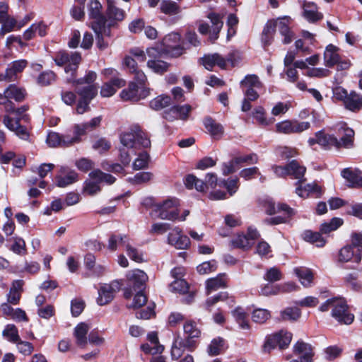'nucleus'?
<instances>
[{"instance_id":"obj_39","label":"nucleus","mask_w":362,"mask_h":362,"mask_svg":"<svg viewBox=\"0 0 362 362\" xmlns=\"http://www.w3.org/2000/svg\"><path fill=\"white\" fill-rule=\"evenodd\" d=\"M204 125L214 139H219L223 134V127L222 125L216 123L211 117L204 119Z\"/></svg>"},{"instance_id":"obj_40","label":"nucleus","mask_w":362,"mask_h":362,"mask_svg":"<svg viewBox=\"0 0 362 362\" xmlns=\"http://www.w3.org/2000/svg\"><path fill=\"white\" fill-rule=\"evenodd\" d=\"M252 116L256 122L262 127H267L274 123V119L267 117L266 110L262 106L255 107L252 112Z\"/></svg>"},{"instance_id":"obj_63","label":"nucleus","mask_w":362,"mask_h":362,"mask_svg":"<svg viewBox=\"0 0 362 362\" xmlns=\"http://www.w3.org/2000/svg\"><path fill=\"white\" fill-rule=\"evenodd\" d=\"M170 288L173 292L185 294L189 290V284L182 278H178L171 283Z\"/></svg>"},{"instance_id":"obj_64","label":"nucleus","mask_w":362,"mask_h":362,"mask_svg":"<svg viewBox=\"0 0 362 362\" xmlns=\"http://www.w3.org/2000/svg\"><path fill=\"white\" fill-rule=\"evenodd\" d=\"M243 88H256L259 89L262 87V83L256 75H247L240 82Z\"/></svg>"},{"instance_id":"obj_25","label":"nucleus","mask_w":362,"mask_h":362,"mask_svg":"<svg viewBox=\"0 0 362 362\" xmlns=\"http://www.w3.org/2000/svg\"><path fill=\"white\" fill-rule=\"evenodd\" d=\"M123 66L129 72L134 74V81L146 82L147 77L144 72L138 67L137 62L132 55L126 56L123 59Z\"/></svg>"},{"instance_id":"obj_47","label":"nucleus","mask_w":362,"mask_h":362,"mask_svg":"<svg viewBox=\"0 0 362 362\" xmlns=\"http://www.w3.org/2000/svg\"><path fill=\"white\" fill-rule=\"evenodd\" d=\"M303 236L305 241L315 245L316 247H322L326 244V240L320 233L306 230L303 233Z\"/></svg>"},{"instance_id":"obj_50","label":"nucleus","mask_w":362,"mask_h":362,"mask_svg":"<svg viewBox=\"0 0 362 362\" xmlns=\"http://www.w3.org/2000/svg\"><path fill=\"white\" fill-rule=\"evenodd\" d=\"M10 250L19 255H24L26 253V244L24 239L19 236H13L10 239Z\"/></svg>"},{"instance_id":"obj_51","label":"nucleus","mask_w":362,"mask_h":362,"mask_svg":"<svg viewBox=\"0 0 362 362\" xmlns=\"http://www.w3.org/2000/svg\"><path fill=\"white\" fill-rule=\"evenodd\" d=\"M171 103V98L167 95L162 94L152 99L149 103V106L153 110H160L168 107Z\"/></svg>"},{"instance_id":"obj_41","label":"nucleus","mask_w":362,"mask_h":362,"mask_svg":"<svg viewBox=\"0 0 362 362\" xmlns=\"http://www.w3.org/2000/svg\"><path fill=\"white\" fill-rule=\"evenodd\" d=\"M232 315L242 329L248 330L250 325L247 319V314L241 307H237L232 311Z\"/></svg>"},{"instance_id":"obj_4","label":"nucleus","mask_w":362,"mask_h":362,"mask_svg":"<svg viewBox=\"0 0 362 362\" xmlns=\"http://www.w3.org/2000/svg\"><path fill=\"white\" fill-rule=\"evenodd\" d=\"M54 62L57 66H64V71L68 75L66 81L70 83L76 77V72L81 62V56L78 52L66 53L60 52L54 58Z\"/></svg>"},{"instance_id":"obj_29","label":"nucleus","mask_w":362,"mask_h":362,"mask_svg":"<svg viewBox=\"0 0 362 362\" xmlns=\"http://www.w3.org/2000/svg\"><path fill=\"white\" fill-rule=\"evenodd\" d=\"M28 65L25 59L16 60L11 62L6 69V77L8 81H14L18 78V74L22 73Z\"/></svg>"},{"instance_id":"obj_2","label":"nucleus","mask_w":362,"mask_h":362,"mask_svg":"<svg viewBox=\"0 0 362 362\" xmlns=\"http://www.w3.org/2000/svg\"><path fill=\"white\" fill-rule=\"evenodd\" d=\"M6 111L8 113L4 117L3 122L4 125L11 131L13 132L19 138L28 139L29 134L27 129L19 124L20 120L27 119L25 112L27 108L25 106L14 108L12 105L8 103L5 106Z\"/></svg>"},{"instance_id":"obj_37","label":"nucleus","mask_w":362,"mask_h":362,"mask_svg":"<svg viewBox=\"0 0 362 362\" xmlns=\"http://www.w3.org/2000/svg\"><path fill=\"white\" fill-rule=\"evenodd\" d=\"M324 63L326 66L332 67L339 60V48L332 44L328 45L324 52Z\"/></svg>"},{"instance_id":"obj_27","label":"nucleus","mask_w":362,"mask_h":362,"mask_svg":"<svg viewBox=\"0 0 362 362\" xmlns=\"http://www.w3.org/2000/svg\"><path fill=\"white\" fill-rule=\"evenodd\" d=\"M296 193L301 198H308L310 196L320 197L322 194V187L315 182H312L305 185L300 184L296 188Z\"/></svg>"},{"instance_id":"obj_33","label":"nucleus","mask_w":362,"mask_h":362,"mask_svg":"<svg viewBox=\"0 0 362 362\" xmlns=\"http://www.w3.org/2000/svg\"><path fill=\"white\" fill-rule=\"evenodd\" d=\"M126 276L129 283L133 285L134 290H136V287L141 288L148 281L147 274L140 269L129 271Z\"/></svg>"},{"instance_id":"obj_46","label":"nucleus","mask_w":362,"mask_h":362,"mask_svg":"<svg viewBox=\"0 0 362 362\" xmlns=\"http://www.w3.org/2000/svg\"><path fill=\"white\" fill-rule=\"evenodd\" d=\"M354 257V249L351 245H347L342 247L337 252V262L344 264L350 262Z\"/></svg>"},{"instance_id":"obj_20","label":"nucleus","mask_w":362,"mask_h":362,"mask_svg":"<svg viewBox=\"0 0 362 362\" xmlns=\"http://www.w3.org/2000/svg\"><path fill=\"white\" fill-rule=\"evenodd\" d=\"M119 289L117 281H112L110 284H102L98 289L97 303L99 305H105L110 303L114 298L115 294Z\"/></svg>"},{"instance_id":"obj_6","label":"nucleus","mask_w":362,"mask_h":362,"mask_svg":"<svg viewBox=\"0 0 362 362\" xmlns=\"http://www.w3.org/2000/svg\"><path fill=\"white\" fill-rule=\"evenodd\" d=\"M102 4L98 0H90L88 12L90 21V27L95 33L110 34V29L106 27L105 18L102 13Z\"/></svg>"},{"instance_id":"obj_59","label":"nucleus","mask_w":362,"mask_h":362,"mask_svg":"<svg viewBox=\"0 0 362 362\" xmlns=\"http://www.w3.org/2000/svg\"><path fill=\"white\" fill-rule=\"evenodd\" d=\"M252 320L257 324H264L271 317L269 310L264 308L254 309L251 314Z\"/></svg>"},{"instance_id":"obj_44","label":"nucleus","mask_w":362,"mask_h":362,"mask_svg":"<svg viewBox=\"0 0 362 362\" xmlns=\"http://www.w3.org/2000/svg\"><path fill=\"white\" fill-rule=\"evenodd\" d=\"M129 237L126 235L112 234L110 236L107 248L112 252H115L119 246L125 247V241L129 240Z\"/></svg>"},{"instance_id":"obj_19","label":"nucleus","mask_w":362,"mask_h":362,"mask_svg":"<svg viewBox=\"0 0 362 362\" xmlns=\"http://www.w3.org/2000/svg\"><path fill=\"white\" fill-rule=\"evenodd\" d=\"M336 131L339 137V139L337 138V148H351L354 145V130L348 127L346 124L341 123L336 126Z\"/></svg>"},{"instance_id":"obj_36","label":"nucleus","mask_w":362,"mask_h":362,"mask_svg":"<svg viewBox=\"0 0 362 362\" xmlns=\"http://www.w3.org/2000/svg\"><path fill=\"white\" fill-rule=\"evenodd\" d=\"M227 279L226 274H219L214 278L209 279L206 281V294H210L219 288L226 286Z\"/></svg>"},{"instance_id":"obj_15","label":"nucleus","mask_w":362,"mask_h":362,"mask_svg":"<svg viewBox=\"0 0 362 362\" xmlns=\"http://www.w3.org/2000/svg\"><path fill=\"white\" fill-rule=\"evenodd\" d=\"M181 37L177 33L167 35L163 40V52L173 57H177L184 53V48L180 45Z\"/></svg>"},{"instance_id":"obj_7","label":"nucleus","mask_w":362,"mask_h":362,"mask_svg":"<svg viewBox=\"0 0 362 362\" xmlns=\"http://www.w3.org/2000/svg\"><path fill=\"white\" fill-rule=\"evenodd\" d=\"M292 337V333L285 329L272 333L266 337L263 346L264 351L270 352L276 348L285 349L289 346Z\"/></svg>"},{"instance_id":"obj_18","label":"nucleus","mask_w":362,"mask_h":362,"mask_svg":"<svg viewBox=\"0 0 362 362\" xmlns=\"http://www.w3.org/2000/svg\"><path fill=\"white\" fill-rule=\"evenodd\" d=\"M107 9H106V27L110 29L122 21L126 16L125 11L116 6L115 0H106Z\"/></svg>"},{"instance_id":"obj_53","label":"nucleus","mask_w":362,"mask_h":362,"mask_svg":"<svg viewBox=\"0 0 362 362\" xmlns=\"http://www.w3.org/2000/svg\"><path fill=\"white\" fill-rule=\"evenodd\" d=\"M96 78L97 74L93 71H88L83 77L80 78H76V77L70 82V83H72L75 87H78L83 84L87 85L86 86H96L98 87V86L94 83Z\"/></svg>"},{"instance_id":"obj_45","label":"nucleus","mask_w":362,"mask_h":362,"mask_svg":"<svg viewBox=\"0 0 362 362\" xmlns=\"http://www.w3.org/2000/svg\"><path fill=\"white\" fill-rule=\"evenodd\" d=\"M89 131L86 126L85 123L81 124H76L74 127L73 136L67 135V140L65 141L66 144L72 145L78 143L81 141V136L85 135Z\"/></svg>"},{"instance_id":"obj_5","label":"nucleus","mask_w":362,"mask_h":362,"mask_svg":"<svg viewBox=\"0 0 362 362\" xmlns=\"http://www.w3.org/2000/svg\"><path fill=\"white\" fill-rule=\"evenodd\" d=\"M120 141L122 146L127 149L138 147L148 148L151 146V141L147 134L137 126L123 133L120 136Z\"/></svg>"},{"instance_id":"obj_48","label":"nucleus","mask_w":362,"mask_h":362,"mask_svg":"<svg viewBox=\"0 0 362 362\" xmlns=\"http://www.w3.org/2000/svg\"><path fill=\"white\" fill-rule=\"evenodd\" d=\"M100 182H98L96 179L88 178L84 182L83 187V193L88 196H94L101 191L100 186Z\"/></svg>"},{"instance_id":"obj_13","label":"nucleus","mask_w":362,"mask_h":362,"mask_svg":"<svg viewBox=\"0 0 362 362\" xmlns=\"http://www.w3.org/2000/svg\"><path fill=\"white\" fill-rule=\"evenodd\" d=\"M80 100L76 106V112L83 114L90 110V102L97 95L98 87L96 86H84L77 90Z\"/></svg>"},{"instance_id":"obj_62","label":"nucleus","mask_w":362,"mask_h":362,"mask_svg":"<svg viewBox=\"0 0 362 362\" xmlns=\"http://www.w3.org/2000/svg\"><path fill=\"white\" fill-rule=\"evenodd\" d=\"M320 62V55L313 54L310 57L306 58L305 60H298L294 62L296 68H298L301 70L307 71V69H310L308 66H315Z\"/></svg>"},{"instance_id":"obj_9","label":"nucleus","mask_w":362,"mask_h":362,"mask_svg":"<svg viewBox=\"0 0 362 362\" xmlns=\"http://www.w3.org/2000/svg\"><path fill=\"white\" fill-rule=\"evenodd\" d=\"M135 81L130 82L128 87L121 91L119 96L122 100L139 101L149 95L150 89L145 86L146 82Z\"/></svg>"},{"instance_id":"obj_10","label":"nucleus","mask_w":362,"mask_h":362,"mask_svg":"<svg viewBox=\"0 0 362 362\" xmlns=\"http://www.w3.org/2000/svg\"><path fill=\"white\" fill-rule=\"evenodd\" d=\"M148 59L146 66L152 72L157 74H163L167 72L170 67V64L161 59V52L158 49L151 47L146 49Z\"/></svg>"},{"instance_id":"obj_38","label":"nucleus","mask_w":362,"mask_h":362,"mask_svg":"<svg viewBox=\"0 0 362 362\" xmlns=\"http://www.w3.org/2000/svg\"><path fill=\"white\" fill-rule=\"evenodd\" d=\"M303 16L309 22L313 23L322 18V14L317 11L316 4L313 2L304 3Z\"/></svg>"},{"instance_id":"obj_30","label":"nucleus","mask_w":362,"mask_h":362,"mask_svg":"<svg viewBox=\"0 0 362 362\" xmlns=\"http://www.w3.org/2000/svg\"><path fill=\"white\" fill-rule=\"evenodd\" d=\"M258 236V233L256 229L252 228H249L247 230V234H239L235 237L232 243L234 246L238 247L245 248L250 247L252 241L256 239Z\"/></svg>"},{"instance_id":"obj_55","label":"nucleus","mask_w":362,"mask_h":362,"mask_svg":"<svg viewBox=\"0 0 362 362\" xmlns=\"http://www.w3.org/2000/svg\"><path fill=\"white\" fill-rule=\"evenodd\" d=\"M301 315L300 310L297 307H288L282 310L280 317L284 321H296Z\"/></svg>"},{"instance_id":"obj_11","label":"nucleus","mask_w":362,"mask_h":362,"mask_svg":"<svg viewBox=\"0 0 362 362\" xmlns=\"http://www.w3.org/2000/svg\"><path fill=\"white\" fill-rule=\"evenodd\" d=\"M206 183L193 175H188L185 179V184L188 189L195 188L197 191L206 192L209 187L215 188L218 185L217 176L214 173H207Z\"/></svg>"},{"instance_id":"obj_16","label":"nucleus","mask_w":362,"mask_h":362,"mask_svg":"<svg viewBox=\"0 0 362 362\" xmlns=\"http://www.w3.org/2000/svg\"><path fill=\"white\" fill-rule=\"evenodd\" d=\"M274 173L278 177L291 175L295 179H300L305 173V168L299 165L296 160H292L286 166L274 165L272 167Z\"/></svg>"},{"instance_id":"obj_17","label":"nucleus","mask_w":362,"mask_h":362,"mask_svg":"<svg viewBox=\"0 0 362 362\" xmlns=\"http://www.w3.org/2000/svg\"><path fill=\"white\" fill-rule=\"evenodd\" d=\"M167 243L177 250H185L190 246L189 238L183 233L182 230L175 226L168 234Z\"/></svg>"},{"instance_id":"obj_26","label":"nucleus","mask_w":362,"mask_h":362,"mask_svg":"<svg viewBox=\"0 0 362 362\" xmlns=\"http://www.w3.org/2000/svg\"><path fill=\"white\" fill-rule=\"evenodd\" d=\"M48 30V25L42 21L33 23L23 33V39L26 41L33 40L37 35L45 37Z\"/></svg>"},{"instance_id":"obj_61","label":"nucleus","mask_w":362,"mask_h":362,"mask_svg":"<svg viewBox=\"0 0 362 362\" xmlns=\"http://www.w3.org/2000/svg\"><path fill=\"white\" fill-rule=\"evenodd\" d=\"M2 335L6 340L13 344L18 341L20 339L18 329L13 324H8L4 327Z\"/></svg>"},{"instance_id":"obj_8","label":"nucleus","mask_w":362,"mask_h":362,"mask_svg":"<svg viewBox=\"0 0 362 362\" xmlns=\"http://www.w3.org/2000/svg\"><path fill=\"white\" fill-rule=\"evenodd\" d=\"M211 25L204 22H200L198 26V31L202 35H208L209 40L214 42L218 38V34L223 27V16L214 12H210L207 15Z\"/></svg>"},{"instance_id":"obj_49","label":"nucleus","mask_w":362,"mask_h":362,"mask_svg":"<svg viewBox=\"0 0 362 362\" xmlns=\"http://www.w3.org/2000/svg\"><path fill=\"white\" fill-rule=\"evenodd\" d=\"M67 135L61 136L56 132H49L47 134L46 142L49 147L68 146L70 144H66Z\"/></svg>"},{"instance_id":"obj_28","label":"nucleus","mask_w":362,"mask_h":362,"mask_svg":"<svg viewBox=\"0 0 362 362\" xmlns=\"http://www.w3.org/2000/svg\"><path fill=\"white\" fill-rule=\"evenodd\" d=\"M125 83L123 78H114L102 85L100 94L103 98L111 97L117 92V89L124 86Z\"/></svg>"},{"instance_id":"obj_31","label":"nucleus","mask_w":362,"mask_h":362,"mask_svg":"<svg viewBox=\"0 0 362 362\" xmlns=\"http://www.w3.org/2000/svg\"><path fill=\"white\" fill-rule=\"evenodd\" d=\"M90 329L89 324L86 322L78 323L74 329V337L76 343L81 347H85L88 344V332Z\"/></svg>"},{"instance_id":"obj_57","label":"nucleus","mask_w":362,"mask_h":362,"mask_svg":"<svg viewBox=\"0 0 362 362\" xmlns=\"http://www.w3.org/2000/svg\"><path fill=\"white\" fill-rule=\"evenodd\" d=\"M127 255L130 257L131 259L135 261L136 262H144L143 254L137 248L134 247L132 240L129 238L128 240L125 241V247H124Z\"/></svg>"},{"instance_id":"obj_35","label":"nucleus","mask_w":362,"mask_h":362,"mask_svg":"<svg viewBox=\"0 0 362 362\" xmlns=\"http://www.w3.org/2000/svg\"><path fill=\"white\" fill-rule=\"evenodd\" d=\"M341 174L347 180L349 186L353 187H362V170L358 169L353 170L346 168L341 171Z\"/></svg>"},{"instance_id":"obj_60","label":"nucleus","mask_w":362,"mask_h":362,"mask_svg":"<svg viewBox=\"0 0 362 362\" xmlns=\"http://www.w3.org/2000/svg\"><path fill=\"white\" fill-rule=\"evenodd\" d=\"M89 177L96 179L100 183L104 182L107 185L113 184L116 178L110 174L102 172L100 170H95L89 173Z\"/></svg>"},{"instance_id":"obj_43","label":"nucleus","mask_w":362,"mask_h":362,"mask_svg":"<svg viewBox=\"0 0 362 362\" xmlns=\"http://www.w3.org/2000/svg\"><path fill=\"white\" fill-rule=\"evenodd\" d=\"M344 286L355 292H362V282L355 273H349L344 277Z\"/></svg>"},{"instance_id":"obj_54","label":"nucleus","mask_w":362,"mask_h":362,"mask_svg":"<svg viewBox=\"0 0 362 362\" xmlns=\"http://www.w3.org/2000/svg\"><path fill=\"white\" fill-rule=\"evenodd\" d=\"M160 11L165 14L175 16L181 12V8L177 3L172 0H164L160 4Z\"/></svg>"},{"instance_id":"obj_3","label":"nucleus","mask_w":362,"mask_h":362,"mask_svg":"<svg viewBox=\"0 0 362 362\" xmlns=\"http://www.w3.org/2000/svg\"><path fill=\"white\" fill-rule=\"evenodd\" d=\"M290 18L284 17L279 18L276 21H269L265 25L262 33V42L264 46L269 45L271 43L273 34L276 28H278L282 36L284 37L283 42L288 44L292 41L293 33L288 28Z\"/></svg>"},{"instance_id":"obj_24","label":"nucleus","mask_w":362,"mask_h":362,"mask_svg":"<svg viewBox=\"0 0 362 362\" xmlns=\"http://www.w3.org/2000/svg\"><path fill=\"white\" fill-rule=\"evenodd\" d=\"M308 143L310 146H314L315 144H318L320 146L325 148H330L332 147L337 148V137L334 135L327 134L320 131L315 134V136L314 138L309 139Z\"/></svg>"},{"instance_id":"obj_1","label":"nucleus","mask_w":362,"mask_h":362,"mask_svg":"<svg viewBox=\"0 0 362 362\" xmlns=\"http://www.w3.org/2000/svg\"><path fill=\"white\" fill-rule=\"evenodd\" d=\"M142 203L146 206H152L153 211L162 220L182 222L190 214L189 209H183L180 213V202L176 197H168L157 203H153L151 197H147Z\"/></svg>"},{"instance_id":"obj_52","label":"nucleus","mask_w":362,"mask_h":362,"mask_svg":"<svg viewBox=\"0 0 362 362\" xmlns=\"http://www.w3.org/2000/svg\"><path fill=\"white\" fill-rule=\"evenodd\" d=\"M0 23H1L0 28V37H3L6 33L18 30L17 20L13 16H7L3 22H0Z\"/></svg>"},{"instance_id":"obj_14","label":"nucleus","mask_w":362,"mask_h":362,"mask_svg":"<svg viewBox=\"0 0 362 362\" xmlns=\"http://www.w3.org/2000/svg\"><path fill=\"white\" fill-rule=\"evenodd\" d=\"M310 127L308 122H299L298 120H284L275 125V131L280 134H291L301 133Z\"/></svg>"},{"instance_id":"obj_21","label":"nucleus","mask_w":362,"mask_h":362,"mask_svg":"<svg viewBox=\"0 0 362 362\" xmlns=\"http://www.w3.org/2000/svg\"><path fill=\"white\" fill-rule=\"evenodd\" d=\"M25 95L26 91L24 88L11 84L4 91L3 95L0 94V103L6 106L8 103L11 104V100L21 102L25 99Z\"/></svg>"},{"instance_id":"obj_32","label":"nucleus","mask_w":362,"mask_h":362,"mask_svg":"<svg viewBox=\"0 0 362 362\" xmlns=\"http://www.w3.org/2000/svg\"><path fill=\"white\" fill-rule=\"evenodd\" d=\"M293 273L303 286L305 288L311 286L314 274L310 269L304 267H297L293 269Z\"/></svg>"},{"instance_id":"obj_23","label":"nucleus","mask_w":362,"mask_h":362,"mask_svg":"<svg viewBox=\"0 0 362 362\" xmlns=\"http://www.w3.org/2000/svg\"><path fill=\"white\" fill-rule=\"evenodd\" d=\"M293 351L299 358L300 362H313L314 352L309 344L299 340L293 345Z\"/></svg>"},{"instance_id":"obj_58","label":"nucleus","mask_w":362,"mask_h":362,"mask_svg":"<svg viewBox=\"0 0 362 362\" xmlns=\"http://www.w3.org/2000/svg\"><path fill=\"white\" fill-rule=\"evenodd\" d=\"M265 211L268 214H274L279 211H284L289 216L292 213V209L288 207L286 204H279L277 206L275 205L272 202H267L265 204Z\"/></svg>"},{"instance_id":"obj_56","label":"nucleus","mask_w":362,"mask_h":362,"mask_svg":"<svg viewBox=\"0 0 362 362\" xmlns=\"http://www.w3.org/2000/svg\"><path fill=\"white\" fill-rule=\"evenodd\" d=\"M343 223L344 221L341 218L334 217L329 222L322 223L320 227V231L323 234H329V233L338 229L341 226H342Z\"/></svg>"},{"instance_id":"obj_34","label":"nucleus","mask_w":362,"mask_h":362,"mask_svg":"<svg viewBox=\"0 0 362 362\" xmlns=\"http://www.w3.org/2000/svg\"><path fill=\"white\" fill-rule=\"evenodd\" d=\"M191 110L192 107L187 104L175 105L170 110V112L175 114V116L173 117L170 113H166L165 117L168 120H173L174 119L187 120L189 118Z\"/></svg>"},{"instance_id":"obj_12","label":"nucleus","mask_w":362,"mask_h":362,"mask_svg":"<svg viewBox=\"0 0 362 362\" xmlns=\"http://www.w3.org/2000/svg\"><path fill=\"white\" fill-rule=\"evenodd\" d=\"M332 316L339 322L346 325L351 324L354 319V315L348 310L346 301L342 298H335Z\"/></svg>"},{"instance_id":"obj_22","label":"nucleus","mask_w":362,"mask_h":362,"mask_svg":"<svg viewBox=\"0 0 362 362\" xmlns=\"http://www.w3.org/2000/svg\"><path fill=\"white\" fill-rule=\"evenodd\" d=\"M54 180L57 186L65 187L78 180V174L73 170L62 166L56 175Z\"/></svg>"},{"instance_id":"obj_42","label":"nucleus","mask_w":362,"mask_h":362,"mask_svg":"<svg viewBox=\"0 0 362 362\" xmlns=\"http://www.w3.org/2000/svg\"><path fill=\"white\" fill-rule=\"evenodd\" d=\"M344 105L346 109L351 111H358L362 108V98L355 91H351Z\"/></svg>"}]
</instances>
